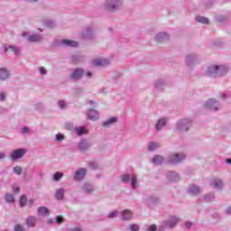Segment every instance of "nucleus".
<instances>
[{
    "mask_svg": "<svg viewBox=\"0 0 231 231\" xmlns=\"http://www.w3.org/2000/svg\"><path fill=\"white\" fill-rule=\"evenodd\" d=\"M9 50H11V51H13V53H14V55H19V53H20L19 49H17L14 46H9Z\"/></svg>",
    "mask_w": 231,
    "mask_h": 231,
    "instance_id": "33",
    "label": "nucleus"
},
{
    "mask_svg": "<svg viewBox=\"0 0 231 231\" xmlns=\"http://www.w3.org/2000/svg\"><path fill=\"white\" fill-rule=\"evenodd\" d=\"M199 192H201V189H199V188H198L196 186H191L189 188V194L191 196H198V194H199Z\"/></svg>",
    "mask_w": 231,
    "mask_h": 231,
    "instance_id": "17",
    "label": "nucleus"
},
{
    "mask_svg": "<svg viewBox=\"0 0 231 231\" xmlns=\"http://www.w3.org/2000/svg\"><path fill=\"white\" fill-rule=\"evenodd\" d=\"M87 77H91V72H88Z\"/></svg>",
    "mask_w": 231,
    "mask_h": 231,
    "instance_id": "55",
    "label": "nucleus"
},
{
    "mask_svg": "<svg viewBox=\"0 0 231 231\" xmlns=\"http://www.w3.org/2000/svg\"><path fill=\"white\" fill-rule=\"evenodd\" d=\"M28 201V199L26 198V195H22L20 198V207H26V203Z\"/></svg>",
    "mask_w": 231,
    "mask_h": 231,
    "instance_id": "27",
    "label": "nucleus"
},
{
    "mask_svg": "<svg viewBox=\"0 0 231 231\" xmlns=\"http://www.w3.org/2000/svg\"><path fill=\"white\" fill-rule=\"evenodd\" d=\"M38 214L39 216H49L50 211L46 208V207H40L38 208Z\"/></svg>",
    "mask_w": 231,
    "mask_h": 231,
    "instance_id": "18",
    "label": "nucleus"
},
{
    "mask_svg": "<svg viewBox=\"0 0 231 231\" xmlns=\"http://www.w3.org/2000/svg\"><path fill=\"white\" fill-rule=\"evenodd\" d=\"M226 162L228 163L229 165H231V159H226Z\"/></svg>",
    "mask_w": 231,
    "mask_h": 231,
    "instance_id": "49",
    "label": "nucleus"
},
{
    "mask_svg": "<svg viewBox=\"0 0 231 231\" xmlns=\"http://www.w3.org/2000/svg\"><path fill=\"white\" fill-rule=\"evenodd\" d=\"M111 3H115V1H113V0L108 1V5H106V10L108 12H115V10L116 8H118V6H120V5H122V3H120V1H116V5H111Z\"/></svg>",
    "mask_w": 231,
    "mask_h": 231,
    "instance_id": "8",
    "label": "nucleus"
},
{
    "mask_svg": "<svg viewBox=\"0 0 231 231\" xmlns=\"http://www.w3.org/2000/svg\"><path fill=\"white\" fill-rule=\"evenodd\" d=\"M132 218H133V212L131 210L125 209L123 211L122 219H124L125 221H127Z\"/></svg>",
    "mask_w": 231,
    "mask_h": 231,
    "instance_id": "10",
    "label": "nucleus"
},
{
    "mask_svg": "<svg viewBox=\"0 0 231 231\" xmlns=\"http://www.w3.org/2000/svg\"><path fill=\"white\" fill-rule=\"evenodd\" d=\"M152 162L155 165H162V162H163V157H162V155H156L155 157H153Z\"/></svg>",
    "mask_w": 231,
    "mask_h": 231,
    "instance_id": "19",
    "label": "nucleus"
},
{
    "mask_svg": "<svg viewBox=\"0 0 231 231\" xmlns=\"http://www.w3.org/2000/svg\"><path fill=\"white\" fill-rule=\"evenodd\" d=\"M77 134L82 136V134H88V130L85 127L79 126L76 129Z\"/></svg>",
    "mask_w": 231,
    "mask_h": 231,
    "instance_id": "22",
    "label": "nucleus"
},
{
    "mask_svg": "<svg viewBox=\"0 0 231 231\" xmlns=\"http://www.w3.org/2000/svg\"><path fill=\"white\" fill-rule=\"evenodd\" d=\"M226 71H228V68L225 65H216L215 67H209L208 69V73L210 77H212L214 73H216V75H225Z\"/></svg>",
    "mask_w": 231,
    "mask_h": 231,
    "instance_id": "1",
    "label": "nucleus"
},
{
    "mask_svg": "<svg viewBox=\"0 0 231 231\" xmlns=\"http://www.w3.org/2000/svg\"><path fill=\"white\" fill-rule=\"evenodd\" d=\"M116 117H111L103 123L104 127H108L111 124H116Z\"/></svg>",
    "mask_w": 231,
    "mask_h": 231,
    "instance_id": "21",
    "label": "nucleus"
},
{
    "mask_svg": "<svg viewBox=\"0 0 231 231\" xmlns=\"http://www.w3.org/2000/svg\"><path fill=\"white\" fill-rule=\"evenodd\" d=\"M213 187H216V189H221V187H223V180L216 179L213 181Z\"/></svg>",
    "mask_w": 231,
    "mask_h": 231,
    "instance_id": "23",
    "label": "nucleus"
},
{
    "mask_svg": "<svg viewBox=\"0 0 231 231\" xmlns=\"http://www.w3.org/2000/svg\"><path fill=\"white\" fill-rule=\"evenodd\" d=\"M5 152H0V160H5Z\"/></svg>",
    "mask_w": 231,
    "mask_h": 231,
    "instance_id": "45",
    "label": "nucleus"
},
{
    "mask_svg": "<svg viewBox=\"0 0 231 231\" xmlns=\"http://www.w3.org/2000/svg\"><path fill=\"white\" fill-rule=\"evenodd\" d=\"M40 73H42V75H46V68L41 67L40 68Z\"/></svg>",
    "mask_w": 231,
    "mask_h": 231,
    "instance_id": "40",
    "label": "nucleus"
},
{
    "mask_svg": "<svg viewBox=\"0 0 231 231\" xmlns=\"http://www.w3.org/2000/svg\"><path fill=\"white\" fill-rule=\"evenodd\" d=\"M121 180H122L123 183H127L128 181H131L132 189H136V183H137L136 176L132 175L130 177V175H123V176H121Z\"/></svg>",
    "mask_w": 231,
    "mask_h": 231,
    "instance_id": "3",
    "label": "nucleus"
},
{
    "mask_svg": "<svg viewBox=\"0 0 231 231\" xmlns=\"http://www.w3.org/2000/svg\"><path fill=\"white\" fill-rule=\"evenodd\" d=\"M88 148H89V144H88L87 143L82 142V143H79V149L81 151L84 152V151H86Z\"/></svg>",
    "mask_w": 231,
    "mask_h": 231,
    "instance_id": "31",
    "label": "nucleus"
},
{
    "mask_svg": "<svg viewBox=\"0 0 231 231\" xmlns=\"http://www.w3.org/2000/svg\"><path fill=\"white\" fill-rule=\"evenodd\" d=\"M63 44L67 46H71L72 48H77L79 46V42H75L73 40H63Z\"/></svg>",
    "mask_w": 231,
    "mask_h": 231,
    "instance_id": "15",
    "label": "nucleus"
},
{
    "mask_svg": "<svg viewBox=\"0 0 231 231\" xmlns=\"http://www.w3.org/2000/svg\"><path fill=\"white\" fill-rule=\"evenodd\" d=\"M189 127H190V122L189 119H182L177 125L178 131H189Z\"/></svg>",
    "mask_w": 231,
    "mask_h": 231,
    "instance_id": "4",
    "label": "nucleus"
},
{
    "mask_svg": "<svg viewBox=\"0 0 231 231\" xmlns=\"http://www.w3.org/2000/svg\"><path fill=\"white\" fill-rule=\"evenodd\" d=\"M118 215V211H114L110 215H108V217H116Z\"/></svg>",
    "mask_w": 231,
    "mask_h": 231,
    "instance_id": "39",
    "label": "nucleus"
},
{
    "mask_svg": "<svg viewBox=\"0 0 231 231\" xmlns=\"http://www.w3.org/2000/svg\"><path fill=\"white\" fill-rule=\"evenodd\" d=\"M56 140L57 142H62V140H64V135L62 134H58L56 135Z\"/></svg>",
    "mask_w": 231,
    "mask_h": 231,
    "instance_id": "36",
    "label": "nucleus"
},
{
    "mask_svg": "<svg viewBox=\"0 0 231 231\" xmlns=\"http://www.w3.org/2000/svg\"><path fill=\"white\" fill-rule=\"evenodd\" d=\"M90 167H91L92 169H97V164L91 162V163H90Z\"/></svg>",
    "mask_w": 231,
    "mask_h": 231,
    "instance_id": "48",
    "label": "nucleus"
},
{
    "mask_svg": "<svg viewBox=\"0 0 231 231\" xmlns=\"http://www.w3.org/2000/svg\"><path fill=\"white\" fill-rule=\"evenodd\" d=\"M130 230L132 231H139L140 230V226L136 224H133L132 226H130Z\"/></svg>",
    "mask_w": 231,
    "mask_h": 231,
    "instance_id": "35",
    "label": "nucleus"
},
{
    "mask_svg": "<svg viewBox=\"0 0 231 231\" xmlns=\"http://www.w3.org/2000/svg\"><path fill=\"white\" fill-rule=\"evenodd\" d=\"M192 226V222H186L185 223V227L186 228H190Z\"/></svg>",
    "mask_w": 231,
    "mask_h": 231,
    "instance_id": "42",
    "label": "nucleus"
},
{
    "mask_svg": "<svg viewBox=\"0 0 231 231\" xmlns=\"http://www.w3.org/2000/svg\"><path fill=\"white\" fill-rule=\"evenodd\" d=\"M59 106L60 109H64L66 107V103H64V101L61 100L59 102Z\"/></svg>",
    "mask_w": 231,
    "mask_h": 231,
    "instance_id": "38",
    "label": "nucleus"
},
{
    "mask_svg": "<svg viewBox=\"0 0 231 231\" xmlns=\"http://www.w3.org/2000/svg\"><path fill=\"white\" fill-rule=\"evenodd\" d=\"M196 19L198 23H201L202 24H208V18L205 16H198Z\"/></svg>",
    "mask_w": 231,
    "mask_h": 231,
    "instance_id": "24",
    "label": "nucleus"
},
{
    "mask_svg": "<svg viewBox=\"0 0 231 231\" xmlns=\"http://www.w3.org/2000/svg\"><path fill=\"white\" fill-rule=\"evenodd\" d=\"M10 77L8 70L5 68L0 69V80H6Z\"/></svg>",
    "mask_w": 231,
    "mask_h": 231,
    "instance_id": "13",
    "label": "nucleus"
},
{
    "mask_svg": "<svg viewBox=\"0 0 231 231\" xmlns=\"http://www.w3.org/2000/svg\"><path fill=\"white\" fill-rule=\"evenodd\" d=\"M178 221H180V218L172 217L171 221L167 222V226L171 227L176 226Z\"/></svg>",
    "mask_w": 231,
    "mask_h": 231,
    "instance_id": "26",
    "label": "nucleus"
},
{
    "mask_svg": "<svg viewBox=\"0 0 231 231\" xmlns=\"http://www.w3.org/2000/svg\"><path fill=\"white\" fill-rule=\"evenodd\" d=\"M158 147H160V145L154 142L150 143L148 145L149 151H155V149H158Z\"/></svg>",
    "mask_w": 231,
    "mask_h": 231,
    "instance_id": "28",
    "label": "nucleus"
},
{
    "mask_svg": "<svg viewBox=\"0 0 231 231\" xmlns=\"http://www.w3.org/2000/svg\"><path fill=\"white\" fill-rule=\"evenodd\" d=\"M167 39H169V37L165 32H160L155 36V40L157 41V42H165Z\"/></svg>",
    "mask_w": 231,
    "mask_h": 231,
    "instance_id": "11",
    "label": "nucleus"
},
{
    "mask_svg": "<svg viewBox=\"0 0 231 231\" xmlns=\"http://www.w3.org/2000/svg\"><path fill=\"white\" fill-rule=\"evenodd\" d=\"M185 160V154L183 153H175L170 156V163H180Z\"/></svg>",
    "mask_w": 231,
    "mask_h": 231,
    "instance_id": "5",
    "label": "nucleus"
},
{
    "mask_svg": "<svg viewBox=\"0 0 231 231\" xmlns=\"http://www.w3.org/2000/svg\"><path fill=\"white\" fill-rule=\"evenodd\" d=\"M69 231H82V229H80V227H74V228L69 229Z\"/></svg>",
    "mask_w": 231,
    "mask_h": 231,
    "instance_id": "43",
    "label": "nucleus"
},
{
    "mask_svg": "<svg viewBox=\"0 0 231 231\" xmlns=\"http://www.w3.org/2000/svg\"><path fill=\"white\" fill-rule=\"evenodd\" d=\"M30 205H33V200H29Z\"/></svg>",
    "mask_w": 231,
    "mask_h": 231,
    "instance_id": "56",
    "label": "nucleus"
},
{
    "mask_svg": "<svg viewBox=\"0 0 231 231\" xmlns=\"http://www.w3.org/2000/svg\"><path fill=\"white\" fill-rule=\"evenodd\" d=\"M35 223H37V218L35 217H29L26 219V225L29 227L35 226Z\"/></svg>",
    "mask_w": 231,
    "mask_h": 231,
    "instance_id": "14",
    "label": "nucleus"
},
{
    "mask_svg": "<svg viewBox=\"0 0 231 231\" xmlns=\"http://www.w3.org/2000/svg\"><path fill=\"white\" fill-rule=\"evenodd\" d=\"M64 198V189H60L56 190V199H62Z\"/></svg>",
    "mask_w": 231,
    "mask_h": 231,
    "instance_id": "25",
    "label": "nucleus"
},
{
    "mask_svg": "<svg viewBox=\"0 0 231 231\" xmlns=\"http://www.w3.org/2000/svg\"><path fill=\"white\" fill-rule=\"evenodd\" d=\"M14 231H24V227L21 224H16L14 226Z\"/></svg>",
    "mask_w": 231,
    "mask_h": 231,
    "instance_id": "34",
    "label": "nucleus"
},
{
    "mask_svg": "<svg viewBox=\"0 0 231 231\" xmlns=\"http://www.w3.org/2000/svg\"><path fill=\"white\" fill-rule=\"evenodd\" d=\"M84 176H86V169L80 168L78 170L74 175V180L77 181H80V180H84Z\"/></svg>",
    "mask_w": 231,
    "mask_h": 231,
    "instance_id": "7",
    "label": "nucleus"
},
{
    "mask_svg": "<svg viewBox=\"0 0 231 231\" xmlns=\"http://www.w3.org/2000/svg\"><path fill=\"white\" fill-rule=\"evenodd\" d=\"M24 154H26V150H24L23 148H20L18 150H14L11 153V159L13 160V162H15L16 160H19V158H23Z\"/></svg>",
    "mask_w": 231,
    "mask_h": 231,
    "instance_id": "2",
    "label": "nucleus"
},
{
    "mask_svg": "<svg viewBox=\"0 0 231 231\" xmlns=\"http://www.w3.org/2000/svg\"><path fill=\"white\" fill-rule=\"evenodd\" d=\"M226 212L227 214L231 215V208H227Z\"/></svg>",
    "mask_w": 231,
    "mask_h": 231,
    "instance_id": "52",
    "label": "nucleus"
},
{
    "mask_svg": "<svg viewBox=\"0 0 231 231\" xmlns=\"http://www.w3.org/2000/svg\"><path fill=\"white\" fill-rule=\"evenodd\" d=\"M89 104H97V102H96V101H93V100H90V101H89Z\"/></svg>",
    "mask_w": 231,
    "mask_h": 231,
    "instance_id": "54",
    "label": "nucleus"
},
{
    "mask_svg": "<svg viewBox=\"0 0 231 231\" xmlns=\"http://www.w3.org/2000/svg\"><path fill=\"white\" fill-rule=\"evenodd\" d=\"M0 100L1 101L5 100V93L3 92L0 93Z\"/></svg>",
    "mask_w": 231,
    "mask_h": 231,
    "instance_id": "47",
    "label": "nucleus"
},
{
    "mask_svg": "<svg viewBox=\"0 0 231 231\" xmlns=\"http://www.w3.org/2000/svg\"><path fill=\"white\" fill-rule=\"evenodd\" d=\"M156 229H157L156 225H152V226H151V227H150V230H151V231H156Z\"/></svg>",
    "mask_w": 231,
    "mask_h": 231,
    "instance_id": "46",
    "label": "nucleus"
},
{
    "mask_svg": "<svg viewBox=\"0 0 231 231\" xmlns=\"http://www.w3.org/2000/svg\"><path fill=\"white\" fill-rule=\"evenodd\" d=\"M5 51H8V49L5 48Z\"/></svg>",
    "mask_w": 231,
    "mask_h": 231,
    "instance_id": "58",
    "label": "nucleus"
},
{
    "mask_svg": "<svg viewBox=\"0 0 231 231\" xmlns=\"http://www.w3.org/2000/svg\"><path fill=\"white\" fill-rule=\"evenodd\" d=\"M29 42H39V41H41V36L34 34V35H31L28 38Z\"/></svg>",
    "mask_w": 231,
    "mask_h": 231,
    "instance_id": "20",
    "label": "nucleus"
},
{
    "mask_svg": "<svg viewBox=\"0 0 231 231\" xmlns=\"http://www.w3.org/2000/svg\"><path fill=\"white\" fill-rule=\"evenodd\" d=\"M171 175H172V176H175V178H180V177L178 176V174H176V173H174V172H171Z\"/></svg>",
    "mask_w": 231,
    "mask_h": 231,
    "instance_id": "51",
    "label": "nucleus"
},
{
    "mask_svg": "<svg viewBox=\"0 0 231 231\" xmlns=\"http://www.w3.org/2000/svg\"><path fill=\"white\" fill-rule=\"evenodd\" d=\"M14 172L19 176L23 172V168H21V166H16L14 168Z\"/></svg>",
    "mask_w": 231,
    "mask_h": 231,
    "instance_id": "32",
    "label": "nucleus"
},
{
    "mask_svg": "<svg viewBox=\"0 0 231 231\" xmlns=\"http://www.w3.org/2000/svg\"><path fill=\"white\" fill-rule=\"evenodd\" d=\"M64 176V174L62 172H55L53 175V180L54 181H59L60 180H61V178Z\"/></svg>",
    "mask_w": 231,
    "mask_h": 231,
    "instance_id": "29",
    "label": "nucleus"
},
{
    "mask_svg": "<svg viewBox=\"0 0 231 231\" xmlns=\"http://www.w3.org/2000/svg\"><path fill=\"white\" fill-rule=\"evenodd\" d=\"M23 133H28V128L23 127Z\"/></svg>",
    "mask_w": 231,
    "mask_h": 231,
    "instance_id": "50",
    "label": "nucleus"
},
{
    "mask_svg": "<svg viewBox=\"0 0 231 231\" xmlns=\"http://www.w3.org/2000/svg\"><path fill=\"white\" fill-rule=\"evenodd\" d=\"M88 117L90 120H98L99 118L98 112H97V110L95 109H90L88 113Z\"/></svg>",
    "mask_w": 231,
    "mask_h": 231,
    "instance_id": "9",
    "label": "nucleus"
},
{
    "mask_svg": "<svg viewBox=\"0 0 231 231\" xmlns=\"http://www.w3.org/2000/svg\"><path fill=\"white\" fill-rule=\"evenodd\" d=\"M25 1H29L30 3H33V2H36L38 0H25Z\"/></svg>",
    "mask_w": 231,
    "mask_h": 231,
    "instance_id": "53",
    "label": "nucleus"
},
{
    "mask_svg": "<svg viewBox=\"0 0 231 231\" xmlns=\"http://www.w3.org/2000/svg\"><path fill=\"white\" fill-rule=\"evenodd\" d=\"M13 190L14 192H21V188L19 187L13 188Z\"/></svg>",
    "mask_w": 231,
    "mask_h": 231,
    "instance_id": "44",
    "label": "nucleus"
},
{
    "mask_svg": "<svg viewBox=\"0 0 231 231\" xmlns=\"http://www.w3.org/2000/svg\"><path fill=\"white\" fill-rule=\"evenodd\" d=\"M212 104H216V99H209L207 104L208 107H212Z\"/></svg>",
    "mask_w": 231,
    "mask_h": 231,
    "instance_id": "37",
    "label": "nucleus"
},
{
    "mask_svg": "<svg viewBox=\"0 0 231 231\" xmlns=\"http://www.w3.org/2000/svg\"><path fill=\"white\" fill-rule=\"evenodd\" d=\"M5 200L7 201V203H14V201H15V199H14V195L9 193L5 195Z\"/></svg>",
    "mask_w": 231,
    "mask_h": 231,
    "instance_id": "30",
    "label": "nucleus"
},
{
    "mask_svg": "<svg viewBox=\"0 0 231 231\" xmlns=\"http://www.w3.org/2000/svg\"><path fill=\"white\" fill-rule=\"evenodd\" d=\"M57 223H62L64 221V218L60 216L57 217L56 218Z\"/></svg>",
    "mask_w": 231,
    "mask_h": 231,
    "instance_id": "41",
    "label": "nucleus"
},
{
    "mask_svg": "<svg viewBox=\"0 0 231 231\" xmlns=\"http://www.w3.org/2000/svg\"><path fill=\"white\" fill-rule=\"evenodd\" d=\"M93 66H107L109 61L107 60H93Z\"/></svg>",
    "mask_w": 231,
    "mask_h": 231,
    "instance_id": "12",
    "label": "nucleus"
},
{
    "mask_svg": "<svg viewBox=\"0 0 231 231\" xmlns=\"http://www.w3.org/2000/svg\"><path fill=\"white\" fill-rule=\"evenodd\" d=\"M165 124H167V119L162 118L158 121L155 128L157 131H160L163 126H165Z\"/></svg>",
    "mask_w": 231,
    "mask_h": 231,
    "instance_id": "16",
    "label": "nucleus"
},
{
    "mask_svg": "<svg viewBox=\"0 0 231 231\" xmlns=\"http://www.w3.org/2000/svg\"><path fill=\"white\" fill-rule=\"evenodd\" d=\"M84 75V70L81 69H76L72 74H71V79H73V80H80V79H82V76Z\"/></svg>",
    "mask_w": 231,
    "mask_h": 231,
    "instance_id": "6",
    "label": "nucleus"
},
{
    "mask_svg": "<svg viewBox=\"0 0 231 231\" xmlns=\"http://www.w3.org/2000/svg\"><path fill=\"white\" fill-rule=\"evenodd\" d=\"M174 181H178V179H174Z\"/></svg>",
    "mask_w": 231,
    "mask_h": 231,
    "instance_id": "57",
    "label": "nucleus"
}]
</instances>
